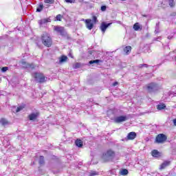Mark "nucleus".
<instances>
[{
    "label": "nucleus",
    "mask_w": 176,
    "mask_h": 176,
    "mask_svg": "<svg viewBox=\"0 0 176 176\" xmlns=\"http://www.w3.org/2000/svg\"><path fill=\"white\" fill-rule=\"evenodd\" d=\"M76 0H65L67 3H75Z\"/></svg>",
    "instance_id": "30"
},
{
    "label": "nucleus",
    "mask_w": 176,
    "mask_h": 176,
    "mask_svg": "<svg viewBox=\"0 0 176 176\" xmlns=\"http://www.w3.org/2000/svg\"><path fill=\"white\" fill-rule=\"evenodd\" d=\"M45 3H49L50 5H52L54 3V0H44Z\"/></svg>",
    "instance_id": "27"
},
{
    "label": "nucleus",
    "mask_w": 176,
    "mask_h": 176,
    "mask_svg": "<svg viewBox=\"0 0 176 176\" xmlns=\"http://www.w3.org/2000/svg\"><path fill=\"white\" fill-rule=\"evenodd\" d=\"M41 41L42 44L45 47H52L53 46V38L47 32H44L41 36Z\"/></svg>",
    "instance_id": "1"
},
{
    "label": "nucleus",
    "mask_w": 176,
    "mask_h": 176,
    "mask_svg": "<svg viewBox=\"0 0 176 176\" xmlns=\"http://www.w3.org/2000/svg\"><path fill=\"white\" fill-rule=\"evenodd\" d=\"M54 31H55V32H57V34H59L60 35H61V36H68V34L65 31V28L63 26H60V25L54 26Z\"/></svg>",
    "instance_id": "5"
},
{
    "label": "nucleus",
    "mask_w": 176,
    "mask_h": 176,
    "mask_svg": "<svg viewBox=\"0 0 176 176\" xmlns=\"http://www.w3.org/2000/svg\"><path fill=\"white\" fill-rule=\"evenodd\" d=\"M169 6H170V8H174V6H175V3H174V1H170L169 3Z\"/></svg>",
    "instance_id": "34"
},
{
    "label": "nucleus",
    "mask_w": 176,
    "mask_h": 176,
    "mask_svg": "<svg viewBox=\"0 0 176 176\" xmlns=\"http://www.w3.org/2000/svg\"><path fill=\"white\" fill-rule=\"evenodd\" d=\"M69 56L71 57V58H74V56H72V54L69 53Z\"/></svg>",
    "instance_id": "38"
},
{
    "label": "nucleus",
    "mask_w": 176,
    "mask_h": 176,
    "mask_svg": "<svg viewBox=\"0 0 176 176\" xmlns=\"http://www.w3.org/2000/svg\"><path fill=\"white\" fill-rule=\"evenodd\" d=\"M41 10H43V4L40 3V4L37 6L36 12H37L39 13V12H41Z\"/></svg>",
    "instance_id": "22"
},
{
    "label": "nucleus",
    "mask_w": 176,
    "mask_h": 176,
    "mask_svg": "<svg viewBox=\"0 0 176 176\" xmlns=\"http://www.w3.org/2000/svg\"><path fill=\"white\" fill-rule=\"evenodd\" d=\"M171 164V162L170 161H164L160 167V170H164L166 167H168Z\"/></svg>",
    "instance_id": "13"
},
{
    "label": "nucleus",
    "mask_w": 176,
    "mask_h": 176,
    "mask_svg": "<svg viewBox=\"0 0 176 176\" xmlns=\"http://www.w3.org/2000/svg\"><path fill=\"white\" fill-rule=\"evenodd\" d=\"M120 175H127L129 174V170L127 169H122L120 172Z\"/></svg>",
    "instance_id": "23"
},
{
    "label": "nucleus",
    "mask_w": 176,
    "mask_h": 176,
    "mask_svg": "<svg viewBox=\"0 0 176 176\" xmlns=\"http://www.w3.org/2000/svg\"><path fill=\"white\" fill-rule=\"evenodd\" d=\"M75 144L76 146H78V148H82V146H83V141H82L80 139H77L75 141Z\"/></svg>",
    "instance_id": "18"
},
{
    "label": "nucleus",
    "mask_w": 176,
    "mask_h": 176,
    "mask_svg": "<svg viewBox=\"0 0 176 176\" xmlns=\"http://www.w3.org/2000/svg\"><path fill=\"white\" fill-rule=\"evenodd\" d=\"M94 175H98V173L96 172V171H94V172H91L90 174H89V176H94Z\"/></svg>",
    "instance_id": "33"
},
{
    "label": "nucleus",
    "mask_w": 176,
    "mask_h": 176,
    "mask_svg": "<svg viewBox=\"0 0 176 176\" xmlns=\"http://www.w3.org/2000/svg\"><path fill=\"white\" fill-rule=\"evenodd\" d=\"M127 120V116H120L114 118L115 123H123Z\"/></svg>",
    "instance_id": "6"
},
{
    "label": "nucleus",
    "mask_w": 176,
    "mask_h": 176,
    "mask_svg": "<svg viewBox=\"0 0 176 176\" xmlns=\"http://www.w3.org/2000/svg\"><path fill=\"white\" fill-rule=\"evenodd\" d=\"M38 24L40 25H43L44 23H43V19H41L38 21Z\"/></svg>",
    "instance_id": "36"
},
{
    "label": "nucleus",
    "mask_w": 176,
    "mask_h": 176,
    "mask_svg": "<svg viewBox=\"0 0 176 176\" xmlns=\"http://www.w3.org/2000/svg\"><path fill=\"white\" fill-rule=\"evenodd\" d=\"M147 90H149L150 91H152V90L156 89L157 87V84L155 82H151L146 86Z\"/></svg>",
    "instance_id": "11"
},
{
    "label": "nucleus",
    "mask_w": 176,
    "mask_h": 176,
    "mask_svg": "<svg viewBox=\"0 0 176 176\" xmlns=\"http://www.w3.org/2000/svg\"><path fill=\"white\" fill-rule=\"evenodd\" d=\"M22 65H25L26 68H31L32 69H35V65L34 63H27L25 61L21 62Z\"/></svg>",
    "instance_id": "14"
},
{
    "label": "nucleus",
    "mask_w": 176,
    "mask_h": 176,
    "mask_svg": "<svg viewBox=\"0 0 176 176\" xmlns=\"http://www.w3.org/2000/svg\"><path fill=\"white\" fill-rule=\"evenodd\" d=\"M144 67H145V68H148V65L147 64H140L139 65V68H144Z\"/></svg>",
    "instance_id": "31"
},
{
    "label": "nucleus",
    "mask_w": 176,
    "mask_h": 176,
    "mask_svg": "<svg viewBox=\"0 0 176 176\" xmlns=\"http://www.w3.org/2000/svg\"><path fill=\"white\" fill-rule=\"evenodd\" d=\"M118 85H119V82L118 81H116L113 83L112 86L115 87V86H118Z\"/></svg>",
    "instance_id": "37"
},
{
    "label": "nucleus",
    "mask_w": 176,
    "mask_h": 176,
    "mask_svg": "<svg viewBox=\"0 0 176 176\" xmlns=\"http://www.w3.org/2000/svg\"><path fill=\"white\" fill-rule=\"evenodd\" d=\"M151 155L153 157H160L162 156V153L159 152V151L154 149L151 151Z\"/></svg>",
    "instance_id": "15"
},
{
    "label": "nucleus",
    "mask_w": 176,
    "mask_h": 176,
    "mask_svg": "<svg viewBox=\"0 0 176 176\" xmlns=\"http://www.w3.org/2000/svg\"><path fill=\"white\" fill-rule=\"evenodd\" d=\"M68 61V56L65 55H62L59 58V63L63 64V63H67Z\"/></svg>",
    "instance_id": "16"
},
{
    "label": "nucleus",
    "mask_w": 176,
    "mask_h": 176,
    "mask_svg": "<svg viewBox=\"0 0 176 176\" xmlns=\"http://www.w3.org/2000/svg\"><path fill=\"white\" fill-rule=\"evenodd\" d=\"M85 24V27L89 31H91L94 28V25L98 23V19L96 16H92V19H87L82 20Z\"/></svg>",
    "instance_id": "2"
},
{
    "label": "nucleus",
    "mask_w": 176,
    "mask_h": 176,
    "mask_svg": "<svg viewBox=\"0 0 176 176\" xmlns=\"http://www.w3.org/2000/svg\"><path fill=\"white\" fill-rule=\"evenodd\" d=\"M100 63H102V60L100 59H96V60H90L89 61V64H100Z\"/></svg>",
    "instance_id": "21"
},
{
    "label": "nucleus",
    "mask_w": 176,
    "mask_h": 176,
    "mask_svg": "<svg viewBox=\"0 0 176 176\" xmlns=\"http://www.w3.org/2000/svg\"><path fill=\"white\" fill-rule=\"evenodd\" d=\"M0 123L2 126H6L9 124V121H8L6 118H2L0 119Z\"/></svg>",
    "instance_id": "19"
},
{
    "label": "nucleus",
    "mask_w": 176,
    "mask_h": 176,
    "mask_svg": "<svg viewBox=\"0 0 176 176\" xmlns=\"http://www.w3.org/2000/svg\"><path fill=\"white\" fill-rule=\"evenodd\" d=\"M131 46L130 45L126 46L124 48V52L125 53L126 56H129V54L131 53Z\"/></svg>",
    "instance_id": "17"
},
{
    "label": "nucleus",
    "mask_w": 176,
    "mask_h": 176,
    "mask_svg": "<svg viewBox=\"0 0 176 176\" xmlns=\"http://www.w3.org/2000/svg\"><path fill=\"white\" fill-rule=\"evenodd\" d=\"M62 19H63V16L61 14L56 15V21H61Z\"/></svg>",
    "instance_id": "29"
},
{
    "label": "nucleus",
    "mask_w": 176,
    "mask_h": 176,
    "mask_svg": "<svg viewBox=\"0 0 176 176\" xmlns=\"http://www.w3.org/2000/svg\"><path fill=\"white\" fill-rule=\"evenodd\" d=\"M80 66H81V65H80V63H76L74 65L73 67L74 68V69H78V68H80Z\"/></svg>",
    "instance_id": "26"
},
{
    "label": "nucleus",
    "mask_w": 176,
    "mask_h": 176,
    "mask_svg": "<svg viewBox=\"0 0 176 176\" xmlns=\"http://www.w3.org/2000/svg\"><path fill=\"white\" fill-rule=\"evenodd\" d=\"M133 28L134 31H142V25L138 22L133 25Z\"/></svg>",
    "instance_id": "12"
},
{
    "label": "nucleus",
    "mask_w": 176,
    "mask_h": 176,
    "mask_svg": "<svg viewBox=\"0 0 176 176\" xmlns=\"http://www.w3.org/2000/svg\"><path fill=\"white\" fill-rule=\"evenodd\" d=\"M38 116H39V112L32 113L28 116V119L30 120H36V119H38Z\"/></svg>",
    "instance_id": "10"
},
{
    "label": "nucleus",
    "mask_w": 176,
    "mask_h": 176,
    "mask_svg": "<svg viewBox=\"0 0 176 176\" xmlns=\"http://www.w3.org/2000/svg\"><path fill=\"white\" fill-rule=\"evenodd\" d=\"M166 109V104L164 103L158 104L157 106V109H158V111H162V109Z\"/></svg>",
    "instance_id": "20"
},
{
    "label": "nucleus",
    "mask_w": 176,
    "mask_h": 176,
    "mask_svg": "<svg viewBox=\"0 0 176 176\" xmlns=\"http://www.w3.org/2000/svg\"><path fill=\"white\" fill-rule=\"evenodd\" d=\"M111 24H112V23H106L105 22H102L100 25V30L102 32L104 33L105 31H107V28H108Z\"/></svg>",
    "instance_id": "9"
},
{
    "label": "nucleus",
    "mask_w": 176,
    "mask_h": 176,
    "mask_svg": "<svg viewBox=\"0 0 176 176\" xmlns=\"http://www.w3.org/2000/svg\"><path fill=\"white\" fill-rule=\"evenodd\" d=\"M43 21L44 24H46L47 23H50V21H52V19L50 18H46L43 19Z\"/></svg>",
    "instance_id": "28"
},
{
    "label": "nucleus",
    "mask_w": 176,
    "mask_h": 176,
    "mask_svg": "<svg viewBox=\"0 0 176 176\" xmlns=\"http://www.w3.org/2000/svg\"><path fill=\"white\" fill-rule=\"evenodd\" d=\"M167 135L164 133H159L154 140L155 144H164L167 141Z\"/></svg>",
    "instance_id": "4"
},
{
    "label": "nucleus",
    "mask_w": 176,
    "mask_h": 176,
    "mask_svg": "<svg viewBox=\"0 0 176 176\" xmlns=\"http://www.w3.org/2000/svg\"><path fill=\"white\" fill-rule=\"evenodd\" d=\"M34 79L38 82V83H45L47 80V77L45 76L43 73L34 72L33 74Z\"/></svg>",
    "instance_id": "3"
},
{
    "label": "nucleus",
    "mask_w": 176,
    "mask_h": 176,
    "mask_svg": "<svg viewBox=\"0 0 176 176\" xmlns=\"http://www.w3.org/2000/svg\"><path fill=\"white\" fill-rule=\"evenodd\" d=\"M8 69H9V67H3L1 68L2 72H6V71H8Z\"/></svg>",
    "instance_id": "32"
},
{
    "label": "nucleus",
    "mask_w": 176,
    "mask_h": 176,
    "mask_svg": "<svg viewBox=\"0 0 176 176\" xmlns=\"http://www.w3.org/2000/svg\"><path fill=\"white\" fill-rule=\"evenodd\" d=\"M101 10H102V12H105V10H107V6H102L101 7Z\"/></svg>",
    "instance_id": "35"
},
{
    "label": "nucleus",
    "mask_w": 176,
    "mask_h": 176,
    "mask_svg": "<svg viewBox=\"0 0 176 176\" xmlns=\"http://www.w3.org/2000/svg\"><path fill=\"white\" fill-rule=\"evenodd\" d=\"M25 108V105L24 106H20L16 108V112H20V111H23Z\"/></svg>",
    "instance_id": "25"
},
{
    "label": "nucleus",
    "mask_w": 176,
    "mask_h": 176,
    "mask_svg": "<svg viewBox=\"0 0 176 176\" xmlns=\"http://www.w3.org/2000/svg\"><path fill=\"white\" fill-rule=\"evenodd\" d=\"M104 157H115V151L112 149H109L106 153H103Z\"/></svg>",
    "instance_id": "7"
},
{
    "label": "nucleus",
    "mask_w": 176,
    "mask_h": 176,
    "mask_svg": "<svg viewBox=\"0 0 176 176\" xmlns=\"http://www.w3.org/2000/svg\"><path fill=\"white\" fill-rule=\"evenodd\" d=\"M174 126H176V118L173 120Z\"/></svg>",
    "instance_id": "39"
},
{
    "label": "nucleus",
    "mask_w": 176,
    "mask_h": 176,
    "mask_svg": "<svg viewBox=\"0 0 176 176\" xmlns=\"http://www.w3.org/2000/svg\"><path fill=\"white\" fill-rule=\"evenodd\" d=\"M137 138V133L135 132H130L128 133L126 140V141H133V140H135Z\"/></svg>",
    "instance_id": "8"
},
{
    "label": "nucleus",
    "mask_w": 176,
    "mask_h": 176,
    "mask_svg": "<svg viewBox=\"0 0 176 176\" xmlns=\"http://www.w3.org/2000/svg\"><path fill=\"white\" fill-rule=\"evenodd\" d=\"M39 164H45V157L43 155L40 156Z\"/></svg>",
    "instance_id": "24"
}]
</instances>
